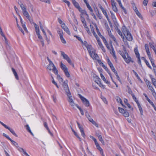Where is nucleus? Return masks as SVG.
I'll return each mask as SVG.
<instances>
[{
    "instance_id": "6e6552de",
    "label": "nucleus",
    "mask_w": 156,
    "mask_h": 156,
    "mask_svg": "<svg viewBox=\"0 0 156 156\" xmlns=\"http://www.w3.org/2000/svg\"><path fill=\"white\" fill-rule=\"evenodd\" d=\"M93 77L95 78V82L100 87L104 88V86L101 83L100 81L101 79L99 77L94 74L93 75Z\"/></svg>"
},
{
    "instance_id": "0eeeda50",
    "label": "nucleus",
    "mask_w": 156,
    "mask_h": 156,
    "mask_svg": "<svg viewBox=\"0 0 156 156\" xmlns=\"http://www.w3.org/2000/svg\"><path fill=\"white\" fill-rule=\"evenodd\" d=\"M78 95L82 101L83 104L87 107L89 106L90 105V103L88 100L82 96L80 94H78Z\"/></svg>"
},
{
    "instance_id": "79ce46f5",
    "label": "nucleus",
    "mask_w": 156,
    "mask_h": 156,
    "mask_svg": "<svg viewBox=\"0 0 156 156\" xmlns=\"http://www.w3.org/2000/svg\"><path fill=\"white\" fill-rule=\"evenodd\" d=\"M119 110L120 112L123 114L125 112L126 110L121 108L119 107Z\"/></svg>"
},
{
    "instance_id": "e2e57ef3",
    "label": "nucleus",
    "mask_w": 156,
    "mask_h": 156,
    "mask_svg": "<svg viewBox=\"0 0 156 156\" xmlns=\"http://www.w3.org/2000/svg\"><path fill=\"white\" fill-rule=\"evenodd\" d=\"M37 34V35L38 38L40 39H42V37L41 35L39 32H38V33H36Z\"/></svg>"
},
{
    "instance_id": "864d4df0",
    "label": "nucleus",
    "mask_w": 156,
    "mask_h": 156,
    "mask_svg": "<svg viewBox=\"0 0 156 156\" xmlns=\"http://www.w3.org/2000/svg\"><path fill=\"white\" fill-rule=\"evenodd\" d=\"M40 1L47 3H50V0H40Z\"/></svg>"
},
{
    "instance_id": "bf43d9fd",
    "label": "nucleus",
    "mask_w": 156,
    "mask_h": 156,
    "mask_svg": "<svg viewBox=\"0 0 156 156\" xmlns=\"http://www.w3.org/2000/svg\"><path fill=\"white\" fill-rule=\"evenodd\" d=\"M3 135L6 137L7 139H8L9 140H11V138L6 134L5 133H3Z\"/></svg>"
},
{
    "instance_id": "c9c22d12",
    "label": "nucleus",
    "mask_w": 156,
    "mask_h": 156,
    "mask_svg": "<svg viewBox=\"0 0 156 156\" xmlns=\"http://www.w3.org/2000/svg\"><path fill=\"white\" fill-rule=\"evenodd\" d=\"M11 142L12 143V144L16 147H19L18 145V144L15 142V141L12 140L11 139L10 140Z\"/></svg>"
},
{
    "instance_id": "6ab92c4d",
    "label": "nucleus",
    "mask_w": 156,
    "mask_h": 156,
    "mask_svg": "<svg viewBox=\"0 0 156 156\" xmlns=\"http://www.w3.org/2000/svg\"><path fill=\"white\" fill-rule=\"evenodd\" d=\"M136 102L138 106V108H139V110L140 111V114L141 115H143V110L142 108V107H141L140 103H139V102L138 101V100H137V101H136Z\"/></svg>"
},
{
    "instance_id": "4be33fe9",
    "label": "nucleus",
    "mask_w": 156,
    "mask_h": 156,
    "mask_svg": "<svg viewBox=\"0 0 156 156\" xmlns=\"http://www.w3.org/2000/svg\"><path fill=\"white\" fill-rule=\"evenodd\" d=\"M6 129L9 130V131L11 133L15 136L16 137L18 136L15 133V132L12 129H11L10 127L8 126L6 128Z\"/></svg>"
},
{
    "instance_id": "ea45409f",
    "label": "nucleus",
    "mask_w": 156,
    "mask_h": 156,
    "mask_svg": "<svg viewBox=\"0 0 156 156\" xmlns=\"http://www.w3.org/2000/svg\"><path fill=\"white\" fill-rule=\"evenodd\" d=\"M92 124L94 125L97 127H98V124L93 120H92L90 121Z\"/></svg>"
},
{
    "instance_id": "1a4fd4ad",
    "label": "nucleus",
    "mask_w": 156,
    "mask_h": 156,
    "mask_svg": "<svg viewBox=\"0 0 156 156\" xmlns=\"http://www.w3.org/2000/svg\"><path fill=\"white\" fill-rule=\"evenodd\" d=\"M67 82L68 80H66L63 82L62 84V87L65 91L66 94H67V93H70V92L67 85Z\"/></svg>"
},
{
    "instance_id": "8fccbe9b",
    "label": "nucleus",
    "mask_w": 156,
    "mask_h": 156,
    "mask_svg": "<svg viewBox=\"0 0 156 156\" xmlns=\"http://www.w3.org/2000/svg\"><path fill=\"white\" fill-rule=\"evenodd\" d=\"M127 87L128 89V92L129 93L131 94H133V92L132 91L130 88L128 86H127Z\"/></svg>"
},
{
    "instance_id": "a211bd4d",
    "label": "nucleus",
    "mask_w": 156,
    "mask_h": 156,
    "mask_svg": "<svg viewBox=\"0 0 156 156\" xmlns=\"http://www.w3.org/2000/svg\"><path fill=\"white\" fill-rule=\"evenodd\" d=\"M117 31L118 33L121 36V37L123 39V41H124V42H126V40L125 39V37L124 36H123V35L122 34V32H121L120 30L119 29H118L117 30Z\"/></svg>"
},
{
    "instance_id": "e433bc0d",
    "label": "nucleus",
    "mask_w": 156,
    "mask_h": 156,
    "mask_svg": "<svg viewBox=\"0 0 156 156\" xmlns=\"http://www.w3.org/2000/svg\"><path fill=\"white\" fill-rule=\"evenodd\" d=\"M147 87H148V88L151 90V91L152 92H153L154 91V90L153 87L151 86V84L150 85H148Z\"/></svg>"
},
{
    "instance_id": "09e8293b",
    "label": "nucleus",
    "mask_w": 156,
    "mask_h": 156,
    "mask_svg": "<svg viewBox=\"0 0 156 156\" xmlns=\"http://www.w3.org/2000/svg\"><path fill=\"white\" fill-rule=\"evenodd\" d=\"M145 63H146V64L147 66L150 69H151L152 68L150 66V65L149 62H148L147 60H145Z\"/></svg>"
},
{
    "instance_id": "a18cd8bd",
    "label": "nucleus",
    "mask_w": 156,
    "mask_h": 156,
    "mask_svg": "<svg viewBox=\"0 0 156 156\" xmlns=\"http://www.w3.org/2000/svg\"><path fill=\"white\" fill-rule=\"evenodd\" d=\"M122 114L125 117H128L129 116V113L126 110Z\"/></svg>"
},
{
    "instance_id": "de8ad7c7",
    "label": "nucleus",
    "mask_w": 156,
    "mask_h": 156,
    "mask_svg": "<svg viewBox=\"0 0 156 156\" xmlns=\"http://www.w3.org/2000/svg\"><path fill=\"white\" fill-rule=\"evenodd\" d=\"M60 39L61 41L64 44H66V42L65 39L63 38V37H61L60 38Z\"/></svg>"
},
{
    "instance_id": "f8f14e48",
    "label": "nucleus",
    "mask_w": 156,
    "mask_h": 156,
    "mask_svg": "<svg viewBox=\"0 0 156 156\" xmlns=\"http://www.w3.org/2000/svg\"><path fill=\"white\" fill-rule=\"evenodd\" d=\"M61 27L66 32V33L69 35H70L71 33L69 30V29L65 25V23H63L61 25Z\"/></svg>"
},
{
    "instance_id": "7c9ffc66",
    "label": "nucleus",
    "mask_w": 156,
    "mask_h": 156,
    "mask_svg": "<svg viewBox=\"0 0 156 156\" xmlns=\"http://www.w3.org/2000/svg\"><path fill=\"white\" fill-rule=\"evenodd\" d=\"M135 12L137 16L141 19H142L143 17L141 15L140 13L138 11V10H135Z\"/></svg>"
},
{
    "instance_id": "423d86ee",
    "label": "nucleus",
    "mask_w": 156,
    "mask_h": 156,
    "mask_svg": "<svg viewBox=\"0 0 156 156\" xmlns=\"http://www.w3.org/2000/svg\"><path fill=\"white\" fill-rule=\"evenodd\" d=\"M61 55L63 56V58L66 60L69 64L72 65L74 66L71 60L68 55L62 51H61Z\"/></svg>"
},
{
    "instance_id": "338daca9",
    "label": "nucleus",
    "mask_w": 156,
    "mask_h": 156,
    "mask_svg": "<svg viewBox=\"0 0 156 156\" xmlns=\"http://www.w3.org/2000/svg\"><path fill=\"white\" fill-rule=\"evenodd\" d=\"M110 37L113 41H114L115 42H116V39L113 35H111V36Z\"/></svg>"
},
{
    "instance_id": "7ed1b4c3",
    "label": "nucleus",
    "mask_w": 156,
    "mask_h": 156,
    "mask_svg": "<svg viewBox=\"0 0 156 156\" xmlns=\"http://www.w3.org/2000/svg\"><path fill=\"white\" fill-rule=\"evenodd\" d=\"M60 67L64 72L66 76L68 78L69 77L70 75L68 71V68L65 65L62 63V62H60Z\"/></svg>"
},
{
    "instance_id": "9b49d317",
    "label": "nucleus",
    "mask_w": 156,
    "mask_h": 156,
    "mask_svg": "<svg viewBox=\"0 0 156 156\" xmlns=\"http://www.w3.org/2000/svg\"><path fill=\"white\" fill-rule=\"evenodd\" d=\"M77 123L78 126V127L80 129V130L81 132V135L83 136L84 137V138H85V134L83 129V127L77 121Z\"/></svg>"
},
{
    "instance_id": "4c0bfd02",
    "label": "nucleus",
    "mask_w": 156,
    "mask_h": 156,
    "mask_svg": "<svg viewBox=\"0 0 156 156\" xmlns=\"http://www.w3.org/2000/svg\"><path fill=\"white\" fill-rule=\"evenodd\" d=\"M51 78H52V83L54 84L57 87V88H58L59 87L57 84V83L54 81V78L51 75Z\"/></svg>"
},
{
    "instance_id": "ddd939ff",
    "label": "nucleus",
    "mask_w": 156,
    "mask_h": 156,
    "mask_svg": "<svg viewBox=\"0 0 156 156\" xmlns=\"http://www.w3.org/2000/svg\"><path fill=\"white\" fill-rule=\"evenodd\" d=\"M125 36L127 40L129 41H131L132 40L133 37L129 32L128 33L126 34Z\"/></svg>"
},
{
    "instance_id": "72a5a7b5",
    "label": "nucleus",
    "mask_w": 156,
    "mask_h": 156,
    "mask_svg": "<svg viewBox=\"0 0 156 156\" xmlns=\"http://www.w3.org/2000/svg\"><path fill=\"white\" fill-rule=\"evenodd\" d=\"M81 20L82 23L83 24L84 26H86L87 24L86 23V22L85 20V19L84 18V17H81Z\"/></svg>"
},
{
    "instance_id": "603ef678",
    "label": "nucleus",
    "mask_w": 156,
    "mask_h": 156,
    "mask_svg": "<svg viewBox=\"0 0 156 156\" xmlns=\"http://www.w3.org/2000/svg\"><path fill=\"white\" fill-rule=\"evenodd\" d=\"M149 46H150V47L152 48V49H153V48H155L156 47V46H154L152 43H149Z\"/></svg>"
},
{
    "instance_id": "58836bf2",
    "label": "nucleus",
    "mask_w": 156,
    "mask_h": 156,
    "mask_svg": "<svg viewBox=\"0 0 156 156\" xmlns=\"http://www.w3.org/2000/svg\"><path fill=\"white\" fill-rule=\"evenodd\" d=\"M116 99L118 102L120 103L121 104H122V101L120 98L119 97H116Z\"/></svg>"
},
{
    "instance_id": "2eb2a0df",
    "label": "nucleus",
    "mask_w": 156,
    "mask_h": 156,
    "mask_svg": "<svg viewBox=\"0 0 156 156\" xmlns=\"http://www.w3.org/2000/svg\"><path fill=\"white\" fill-rule=\"evenodd\" d=\"M72 2L75 7L78 10L80 9V7L78 3L75 0H71Z\"/></svg>"
},
{
    "instance_id": "aec40b11",
    "label": "nucleus",
    "mask_w": 156,
    "mask_h": 156,
    "mask_svg": "<svg viewBox=\"0 0 156 156\" xmlns=\"http://www.w3.org/2000/svg\"><path fill=\"white\" fill-rule=\"evenodd\" d=\"M145 48L147 55H150L151 53L149 51L148 45L147 44H145Z\"/></svg>"
},
{
    "instance_id": "c756f323",
    "label": "nucleus",
    "mask_w": 156,
    "mask_h": 156,
    "mask_svg": "<svg viewBox=\"0 0 156 156\" xmlns=\"http://www.w3.org/2000/svg\"><path fill=\"white\" fill-rule=\"evenodd\" d=\"M150 60L151 61V63L153 67H154L155 66H156L153 61V59L151 57V54L150 55H148Z\"/></svg>"
},
{
    "instance_id": "49530a36",
    "label": "nucleus",
    "mask_w": 156,
    "mask_h": 156,
    "mask_svg": "<svg viewBox=\"0 0 156 156\" xmlns=\"http://www.w3.org/2000/svg\"><path fill=\"white\" fill-rule=\"evenodd\" d=\"M116 0L118 2L120 6L122 8V9H124V7H123V6L122 5V4L121 2V0Z\"/></svg>"
},
{
    "instance_id": "473e14b6",
    "label": "nucleus",
    "mask_w": 156,
    "mask_h": 156,
    "mask_svg": "<svg viewBox=\"0 0 156 156\" xmlns=\"http://www.w3.org/2000/svg\"><path fill=\"white\" fill-rule=\"evenodd\" d=\"M134 51L136 57L140 56L137 48H134Z\"/></svg>"
},
{
    "instance_id": "052dcab7",
    "label": "nucleus",
    "mask_w": 156,
    "mask_h": 156,
    "mask_svg": "<svg viewBox=\"0 0 156 156\" xmlns=\"http://www.w3.org/2000/svg\"><path fill=\"white\" fill-rule=\"evenodd\" d=\"M148 0H144L143 2V4L146 6L147 5L148 2Z\"/></svg>"
},
{
    "instance_id": "3c124183",
    "label": "nucleus",
    "mask_w": 156,
    "mask_h": 156,
    "mask_svg": "<svg viewBox=\"0 0 156 156\" xmlns=\"http://www.w3.org/2000/svg\"><path fill=\"white\" fill-rule=\"evenodd\" d=\"M86 30L87 31V33L88 34L90 33V32L89 30V28L87 27V26H84Z\"/></svg>"
},
{
    "instance_id": "9d476101",
    "label": "nucleus",
    "mask_w": 156,
    "mask_h": 156,
    "mask_svg": "<svg viewBox=\"0 0 156 156\" xmlns=\"http://www.w3.org/2000/svg\"><path fill=\"white\" fill-rule=\"evenodd\" d=\"M23 13L24 15L29 20L30 23L32 24L33 21V19L31 17L28 12L27 10H23Z\"/></svg>"
},
{
    "instance_id": "b1692460",
    "label": "nucleus",
    "mask_w": 156,
    "mask_h": 156,
    "mask_svg": "<svg viewBox=\"0 0 156 156\" xmlns=\"http://www.w3.org/2000/svg\"><path fill=\"white\" fill-rule=\"evenodd\" d=\"M12 70L14 75L15 78L16 79V80H19V78L18 77V76L15 69H14V68H12Z\"/></svg>"
},
{
    "instance_id": "69168bd1",
    "label": "nucleus",
    "mask_w": 156,
    "mask_h": 156,
    "mask_svg": "<svg viewBox=\"0 0 156 156\" xmlns=\"http://www.w3.org/2000/svg\"><path fill=\"white\" fill-rule=\"evenodd\" d=\"M23 153L25 154L26 156H27L28 155V154L26 152V151L23 149H21Z\"/></svg>"
},
{
    "instance_id": "c85d7f7f",
    "label": "nucleus",
    "mask_w": 156,
    "mask_h": 156,
    "mask_svg": "<svg viewBox=\"0 0 156 156\" xmlns=\"http://www.w3.org/2000/svg\"><path fill=\"white\" fill-rule=\"evenodd\" d=\"M86 48H87V50L89 53L92 52V51L94 50L93 49L92 46L91 45H88Z\"/></svg>"
},
{
    "instance_id": "f257e3e1",
    "label": "nucleus",
    "mask_w": 156,
    "mask_h": 156,
    "mask_svg": "<svg viewBox=\"0 0 156 156\" xmlns=\"http://www.w3.org/2000/svg\"><path fill=\"white\" fill-rule=\"evenodd\" d=\"M47 59L49 62V64L47 66V69L50 71L52 70L55 74L57 75L58 70L54 64L48 57H47Z\"/></svg>"
},
{
    "instance_id": "5701e85b",
    "label": "nucleus",
    "mask_w": 156,
    "mask_h": 156,
    "mask_svg": "<svg viewBox=\"0 0 156 156\" xmlns=\"http://www.w3.org/2000/svg\"><path fill=\"white\" fill-rule=\"evenodd\" d=\"M122 30L123 32V33L124 34V35H126V33H128L129 32L127 30L125 26H123L122 27Z\"/></svg>"
},
{
    "instance_id": "5fc2aeb1",
    "label": "nucleus",
    "mask_w": 156,
    "mask_h": 156,
    "mask_svg": "<svg viewBox=\"0 0 156 156\" xmlns=\"http://www.w3.org/2000/svg\"><path fill=\"white\" fill-rule=\"evenodd\" d=\"M92 33L93 34L94 36L96 37V39H97V40L98 39V38H99L97 36L95 32L94 31V30H93Z\"/></svg>"
},
{
    "instance_id": "412c9836",
    "label": "nucleus",
    "mask_w": 156,
    "mask_h": 156,
    "mask_svg": "<svg viewBox=\"0 0 156 156\" xmlns=\"http://www.w3.org/2000/svg\"><path fill=\"white\" fill-rule=\"evenodd\" d=\"M150 77L151 80V81L153 85L156 88V79L153 78L151 75L150 76Z\"/></svg>"
},
{
    "instance_id": "f704fd0d",
    "label": "nucleus",
    "mask_w": 156,
    "mask_h": 156,
    "mask_svg": "<svg viewBox=\"0 0 156 156\" xmlns=\"http://www.w3.org/2000/svg\"><path fill=\"white\" fill-rule=\"evenodd\" d=\"M57 78L58 80L60 82H63V79L62 78V77L60 76L57 74Z\"/></svg>"
},
{
    "instance_id": "39448f33",
    "label": "nucleus",
    "mask_w": 156,
    "mask_h": 156,
    "mask_svg": "<svg viewBox=\"0 0 156 156\" xmlns=\"http://www.w3.org/2000/svg\"><path fill=\"white\" fill-rule=\"evenodd\" d=\"M89 54L93 59L97 60L99 64H101L100 62H101V61L100 60L98 59V55L95 53V50L92 51V52L90 53Z\"/></svg>"
},
{
    "instance_id": "37998d69",
    "label": "nucleus",
    "mask_w": 156,
    "mask_h": 156,
    "mask_svg": "<svg viewBox=\"0 0 156 156\" xmlns=\"http://www.w3.org/2000/svg\"><path fill=\"white\" fill-rule=\"evenodd\" d=\"M22 26L23 29L26 31V32H28V31L27 30L26 27V25L25 23L22 24H21Z\"/></svg>"
},
{
    "instance_id": "0e129e2a",
    "label": "nucleus",
    "mask_w": 156,
    "mask_h": 156,
    "mask_svg": "<svg viewBox=\"0 0 156 156\" xmlns=\"http://www.w3.org/2000/svg\"><path fill=\"white\" fill-rule=\"evenodd\" d=\"M20 6L22 10H25L26 8H25V6L23 4H21L20 5Z\"/></svg>"
},
{
    "instance_id": "13d9d810",
    "label": "nucleus",
    "mask_w": 156,
    "mask_h": 156,
    "mask_svg": "<svg viewBox=\"0 0 156 156\" xmlns=\"http://www.w3.org/2000/svg\"><path fill=\"white\" fill-rule=\"evenodd\" d=\"M97 148V149L100 151V152H102L103 151L102 149L101 148V147H100V145H98V146H96Z\"/></svg>"
},
{
    "instance_id": "f3484780",
    "label": "nucleus",
    "mask_w": 156,
    "mask_h": 156,
    "mask_svg": "<svg viewBox=\"0 0 156 156\" xmlns=\"http://www.w3.org/2000/svg\"><path fill=\"white\" fill-rule=\"evenodd\" d=\"M100 63H101V64H100V65H101V64L102 66L106 70V71L108 73V74L109 75L110 77L111 76H112V75H111L110 72L109 71L108 69L107 68V67L105 65L103 64V63L102 62H100Z\"/></svg>"
},
{
    "instance_id": "f03ea898",
    "label": "nucleus",
    "mask_w": 156,
    "mask_h": 156,
    "mask_svg": "<svg viewBox=\"0 0 156 156\" xmlns=\"http://www.w3.org/2000/svg\"><path fill=\"white\" fill-rule=\"evenodd\" d=\"M124 51V52L121 51H119V52L124 58L126 62L129 63L130 62H133V61L131 60V58L128 55L126 51L125 50Z\"/></svg>"
},
{
    "instance_id": "2f4dec72",
    "label": "nucleus",
    "mask_w": 156,
    "mask_h": 156,
    "mask_svg": "<svg viewBox=\"0 0 156 156\" xmlns=\"http://www.w3.org/2000/svg\"><path fill=\"white\" fill-rule=\"evenodd\" d=\"M102 12H103V14L105 15V16L106 17L108 20L109 22V23H111L110 22V20L108 18V16L107 14V12L106 11V10H102Z\"/></svg>"
},
{
    "instance_id": "4468645a",
    "label": "nucleus",
    "mask_w": 156,
    "mask_h": 156,
    "mask_svg": "<svg viewBox=\"0 0 156 156\" xmlns=\"http://www.w3.org/2000/svg\"><path fill=\"white\" fill-rule=\"evenodd\" d=\"M81 14H80L81 17H85L87 19H88V16L85 10H79Z\"/></svg>"
},
{
    "instance_id": "680f3d73",
    "label": "nucleus",
    "mask_w": 156,
    "mask_h": 156,
    "mask_svg": "<svg viewBox=\"0 0 156 156\" xmlns=\"http://www.w3.org/2000/svg\"><path fill=\"white\" fill-rule=\"evenodd\" d=\"M95 26H96V30H97V32L98 34L99 35H101V34L100 33V32L99 31V29H98V28L97 27L96 25H95Z\"/></svg>"
},
{
    "instance_id": "a19ab883",
    "label": "nucleus",
    "mask_w": 156,
    "mask_h": 156,
    "mask_svg": "<svg viewBox=\"0 0 156 156\" xmlns=\"http://www.w3.org/2000/svg\"><path fill=\"white\" fill-rule=\"evenodd\" d=\"M97 42H98V44L99 45L100 48L101 47H102L103 46L102 44L100 41L99 38L97 40Z\"/></svg>"
},
{
    "instance_id": "774afa93",
    "label": "nucleus",
    "mask_w": 156,
    "mask_h": 156,
    "mask_svg": "<svg viewBox=\"0 0 156 156\" xmlns=\"http://www.w3.org/2000/svg\"><path fill=\"white\" fill-rule=\"evenodd\" d=\"M152 94L154 97L155 100H156V92L154 91L153 92H152Z\"/></svg>"
},
{
    "instance_id": "20e7f679",
    "label": "nucleus",
    "mask_w": 156,
    "mask_h": 156,
    "mask_svg": "<svg viewBox=\"0 0 156 156\" xmlns=\"http://www.w3.org/2000/svg\"><path fill=\"white\" fill-rule=\"evenodd\" d=\"M68 97L67 100L69 103L70 105L74 108L75 106L76 107V105H78L77 104H75L73 99L72 96L71 95V92L70 93H67V94H66Z\"/></svg>"
},
{
    "instance_id": "c03bdc74",
    "label": "nucleus",
    "mask_w": 156,
    "mask_h": 156,
    "mask_svg": "<svg viewBox=\"0 0 156 156\" xmlns=\"http://www.w3.org/2000/svg\"><path fill=\"white\" fill-rule=\"evenodd\" d=\"M76 107L77 108H78L80 110V112H81V115H84V112H83V110L81 108H80V107H79V106H78V105H76Z\"/></svg>"
},
{
    "instance_id": "dca6fc26",
    "label": "nucleus",
    "mask_w": 156,
    "mask_h": 156,
    "mask_svg": "<svg viewBox=\"0 0 156 156\" xmlns=\"http://www.w3.org/2000/svg\"><path fill=\"white\" fill-rule=\"evenodd\" d=\"M108 63L111 69H112V71L113 72L115 71V69L112 63V62L110 61L109 59L108 58Z\"/></svg>"
},
{
    "instance_id": "cd10ccee",
    "label": "nucleus",
    "mask_w": 156,
    "mask_h": 156,
    "mask_svg": "<svg viewBox=\"0 0 156 156\" xmlns=\"http://www.w3.org/2000/svg\"><path fill=\"white\" fill-rule=\"evenodd\" d=\"M97 136L98 137L99 140L101 142L103 145H105V142L103 139L101 135L98 134Z\"/></svg>"
},
{
    "instance_id": "6e6d98bb",
    "label": "nucleus",
    "mask_w": 156,
    "mask_h": 156,
    "mask_svg": "<svg viewBox=\"0 0 156 156\" xmlns=\"http://www.w3.org/2000/svg\"><path fill=\"white\" fill-rule=\"evenodd\" d=\"M112 5L113 9L116 8L115 3L113 1L112 2Z\"/></svg>"
},
{
    "instance_id": "4d7b16f0",
    "label": "nucleus",
    "mask_w": 156,
    "mask_h": 156,
    "mask_svg": "<svg viewBox=\"0 0 156 156\" xmlns=\"http://www.w3.org/2000/svg\"><path fill=\"white\" fill-rule=\"evenodd\" d=\"M96 13L97 16L99 17V18L100 19H101V16L100 13H99L98 10H96Z\"/></svg>"
},
{
    "instance_id": "a878e982",
    "label": "nucleus",
    "mask_w": 156,
    "mask_h": 156,
    "mask_svg": "<svg viewBox=\"0 0 156 156\" xmlns=\"http://www.w3.org/2000/svg\"><path fill=\"white\" fill-rule=\"evenodd\" d=\"M33 23L34 24V27L35 30V31L36 33H38V32H39V27L38 25H37L35 23L33 22V21L32 22V24Z\"/></svg>"
},
{
    "instance_id": "bb28decb",
    "label": "nucleus",
    "mask_w": 156,
    "mask_h": 156,
    "mask_svg": "<svg viewBox=\"0 0 156 156\" xmlns=\"http://www.w3.org/2000/svg\"><path fill=\"white\" fill-rule=\"evenodd\" d=\"M100 75L101 79L105 83H106L107 84H109L110 83L108 81L106 80V79L105 78L104 76L103 75L102 73H101Z\"/></svg>"
},
{
    "instance_id": "393cba45",
    "label": "nucleus",
    "mask_w": 156,
    "mask_h": 156,
    "mask_svg": "<svg viewBox=\"0 0 156 156\" xmlns=\"http://www.w3.org/2000/svg\"><path fill=\"white\" fill-rule=\"evenodd\" d=\"M85 116L90 122L93 119L87 111H86L85 112Z\"/></svg>"
}]
</instances>
